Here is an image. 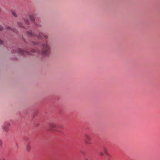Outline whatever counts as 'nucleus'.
<instances>
[{
    "label": "nucleus",
    "instance_id": "obj_1",
    "mask_svg": "<svg viewBox=\"0 0 160 160\" xmlns=\"http://www.w3.org/2000/svg\"><path fill=\"white\" fill-rule=\"evenodd\" d=\"M41 55L43 57H47L50 53V48L47 40H45L43 44H41Z\"/></svg>",
    "mask_w": 160,
    "mask_h": 160
},
{
    "label": "nucleus",
    "instance_id": "obj_2",
    "mask_svg": "<svg viewBox=\"0 0 160 160\" xmlns=\"http://www.w3.org/2000/svg\"><path fill=\"white\" fill-rule=\"evenodd\" d=\"M27 34L29 36H36L39 39H41L43 37L45 39L48 38V36L46 34H44L42 32H40L38 34L32 33L31 32L29 31L27 32Z\"/></svg>",
    "mask_w": 160,
    "mask_h": 160
},
{
    "label": "nucleus",
    "instance_id": "obj_3",
    "mask_svg": "<svg viewBox=\"0 0 160 160\" xmlns=\"http://www.w3.org/2000/svg\"><path fill=\"white\" fill-rule=\"evenodd\" d=\"M85 136V141L86 143L87 144H90V141L92 140V138L91 136L88 134L86 133Z\"/></svg>",
    "mask_w": 160,
    "mask_h": 160
},
{
    "label": "nucleus",
    "instance_id": "obj_4",
    "mask_svg": "<svg viewBox=\"0 0 160 160\" xmlns=\"http://www.w3.org/2000/svg\"><path fill=\"white\" fill-rule=\"evenodd\" d=\"M57 125L56 123H51L48 125V127L50 130L54 131L55 130Z\"/></svg>",
    "mask_w": 160,
    "mask_h": 160
},
{
    "label": "nucleus",
    "instance_id": "obj_5",
    "mask_svg": "<svg viewBox=\"0 0 160 160\" xmlns=\"http://www.w3.org/2000/svg\"><path fill=\"white\" fill-rule=\"evenodd\" d=\"M17 52H18V53L22 55H30L31 54V53L30 52H29L26 51H23L22 50L20 49H18L17 50Z\"/></svg>",
    "mask_w": 160,
    "mask_h": 160
},
{
    "label": "nucleus",
    "instance_id": "obj_6",
    "mask_svg": "<svg viewBox=\"0 0 160 160\" xmlns=\"http://www.w3.org/2000/svg\"><path fill=\"white\" fill-rule=\"evenodd\" d=\"M10 124L9 123L5 124L3 126V128L4 132H7L9 130V126H10Z\"/></svg>",
    "mask_w": 160,
    "mask_h": 160
},
{
    "label": "nucleus",
    "instance_id": "obj_7",
    "mask_svg": "<svg viewBox=\"0 0 160 160\" xmlns=\"http://www.w3.org/2000/svg\"><path fill=\"white\" fill-rule=\"evenodd\" d=\"M29 17L32 21L33 22L35 21L34 16L33 14H31V15H30L29 16Z\"/></svg>",
    "mask_w": 160,
    "mask_h": 160
},
{
    "label": "nucleus",
    "instance_id": "obj_8",
    "mask_svg": "<svg viewBox=\"0 0 160 160\" xmlns=\"http://www.w3.org/2000/svg\"><path fill=\"white\" fill-rule=\"evenodd\" d=\"M102 151L103 152L105 153L107 155H108V152L107 150V148H106L104 147L103 148Z\"/></svg>",
    "mask_w": 160,
    "mask_h": 160
},
{
    "label": "nucleus",
    "instance_id": "obj_9",
    "mask_svg": "<svg viewBox=\"0 0 160 160\" xmlns=\"http://www.w3.org/2000/svg\"><path fill=\"white\" fill-rule=\"evenodd\" d=\"M31 148V145L29 144H28L27 145V147H26V149H27V151H29L30 150Z\"/></svg>",
    "mask_w": 160,
    "mask_h": 160
},
{
    "label": "nucleus",
    "instance_id": "obj_10",
    "mask_svg": "<svg viewBox=\"0 0 160 160\" xmlns=\"http://www.w3.org/2000/svg\"><path fill=\"white\" fill-rule=\"evenodd\" d=\"M12 15L13 16L15 17H17V15L15 12L13 11H12Z\"/></svg>",
    "mask_w": 160,
    "mask_h": 160
},
{
    "label": "nucleus",
    "instance_id": "obj_11",
    "mask_svg": "<svg viewBox=\"0 0 160 160\" xmlns=\"http://www.w3.org/2000/svg\"><path fill=\"white\" fill-rule=\"evenodd\" d=\"M25 22L27 24H29V20L28 19H24Z\"/></svg>",
    "mask_w": 160,
    "mask_h": 160
},
{
    "label": "nucleus",
    "instance_id": "obj_12",
    "mask_svg": "<svg viewBox=\"0 0 160 160\" xmlns=\"http://www.w3.org/2000/svg\"><path fill=\"white\" fill-rule=\"evenodd\" d=\"M32 43L33 44L35 45H38L39 43V42L38 41H36V42H32Z\"/></svg>",
    "mask_w": 160,
    "mask_h": 160
},
{
    "label": "nucleus",
    "instance_id": "obj_13",
    "mask_svg": "<svg viewBox=\"0 0 160 160\" xmlns=\"http://www.w3.org/2000/svg\"><path fill=\"white\" fill-rule=\"evenodd\" d=\"M17 25L18 26L20 27H22V24L21 22H18Z\"/></svg>",
    "mask_w": 160,
    "mask_h": 160
},
{
    "label": "nucleus",
    "instance_id": "obj_14",
    "mask_svg": "<svg viewBox=\"0 0 160 160\" xmlns=\"http://www.w3.org/2000/svg\"><path fill=\"white\" fill-rule=\"evenodd\" d=\"M99 154L101 156H102L103 155V152H99Z\"/></svg>",
    "mask_w": 160,
    "mask_h": 160
},
{
    "label": "nucleus",
    "instance_id": "obj_15",
    "mask_svg": "<svg viewBox=\"0 0 160 160\" xmlns=\"http://www.w3.org/2000/svg\"><path fill=\"white\" fill-rule=\"evenodd\" d=\"M7 29L8 30H12V29L10 27H8Z\"/></svg>",
    "mask_w": 160,
    "mask_h": 160
},
{
    "label": "nucleus",
    "instance_id": "obj_16",
    "mask_svg": "<svg viewBox=\"0 0 160 160\" xmlns=\"http://www.w3.org/2000/svg\"><path fill=\"white\" fill-rule=\"evenodd\" d=\"M2 145V142L0 140V147H1Z\"/></svg>",
    "mask_w": 160,
    "mask_h": 160
},
{
    "label": "nucleus",
    "instance_id": "obj_17",
    "mask_svg": "<svg viewBox=\"0 0 160 160\" xmlns=\"http://www.w3.org/2000/svg\"><path fill=\"white\" fill-rule=\"evenodd\" d=\"M35 50L34 49L32 50L31 51L32 52H35Z\"/></svg>",
    "mask_w": 160,
    "mask_h": 160
},
{
    "label": "nucleus",
    "instance_id": "obj_18",
    "mask_svg": "<svg viewBox=\"0 0 160 160\" xmlns=\"http://www.w3.org/2000/svg\"><path fill=\"white\" fill-rule=\"evenodd\" d=\"M2 30V28L0 25V31Z\"/></svg>",
    "mask_w": 160,
    "mask_h": 160
},
{
    "label": "nucleus",
    "instance_id": "obj_19",
    "mask_svg": "<svg viewBox=\"0 0 160 160\" xmlns=\"http://www.w3.org/2000/svg\"><path fill=\"white\" fill-rule=\"evenodd\" d=\"M2 43V41L0 39V43Z\"/></svg>",
    "mask_w": 160,
    "mask_h": 160
},
{
    "label": "nucleus",
    "instance_id": "obj_20",
    "mask_svg": "<svg viewBox=\"0 0 160 160\" xmlns=\"http://www.w3.org/2000/svg\"><path fill=\"white\" fill-rule=\"evenodd\" d=\"M1 11V9L0 8V12Z\"/></svg>",
    "mask_w": 160,
    "mask_h": 160
},
{
    "label": "nucleus",
    "instance_id": "obj_21",
    "mask_svg": "<svg viewBox=\"0 0 160 160\" xmlns=\"http://www.w3.org/2000/svg\"><path fill=\"white\" fill-rule=\"evenodd\" d=\"M2 160H6L5 159H3Z\"/></svg>",
    "mask_w": 160,
    "mask_h": 160
},
{
    "label": "nucleus",
    "instance_id": "obj_22",
    "mask_svg": "<svg viewBox=\"0 0 160 160\" xmlns=\"http://www.w3.org/2000/svg\"><path fill=\"white\" fill-rule=\"evenodd\" d=\"M87 160H88V159H87Z\"/></svg>",
    "mask_w": 160,
    "mask_h": 160
}]
</instances>
